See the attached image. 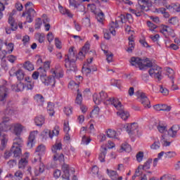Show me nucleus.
I'll return each instance as SVG.
<instances>
[{
	"mask_svg": "<svg viewBox=\"0 0 180 180\" xmlns=\"http://www.w3.org/2000/svg\"><path fill=\"white\" fill-rule=\"evenodd\" d=\"M131 65L134 67H139V70H147V68H150L148 71L149 75L153 78H157L158 81H161L162 69L161 67L155 65H153V62L150 60L148 58L146 59H141L137 57H132L130 60Z\"/></svg>",
	"mask_w": 180,
	"mask_h": 180,
	"instance_id": "nucleus-1",
	"label": "nucleus"
},
{
	"mask_svg": "<svg viewBox=\"0 0 180 180\" xmlns=\"http://www.w3.org/2000/svg\"><path fill=\"white\" fill-rule=\"evenodd\" d=\"M75 61H77V55L75 54V51H74V48L71 47L69 49V53L65 55V66L66 68H68V71H73V72L77 71Z\"/></svg>",
	"mask_w": 180,
	"mask_h": 180,
	"instance_id": "nucleus-2",
	"label": "nucleus"
},
{
	"mask_svg": "<svg viewBox=\"0 0 180 180\" xmlns=\"http://www.w3.org/2000/svg\"><path fill=\"white\" fill-rule=\"evenodd\" d=\"M118 19L120 20H115V22H111L109 24V30L111 34H112V36H116V29H118L119 24L120 22L126 23V19H127L128 20H130L133 19V17L131 16V14L127 13L126 16H124V15H122L120 17L118 18Z\"/></svg>",
	"mask_w": 180,
	"mask_h": 180,
	"instance_id": "nucleus-3",
	"label": "nucleus"
},
{
	"mask_svg": "<svg viewBox=\"0 0 180 180\" xmlns=\"http://www.w3.org/2000/svg\"><path fill=\"white\" fill-rule=\"evenodd\" d=\"M97 98L98 94H94L93 95V101L96 105H101L102 102L107 103V105H113L112 102H119V100L115 98H108V94L105 91L100 92V100H98Z\"/></svg>",
	"mask_w": 180,
	"mask_h": 180,
	"instance_id": "nucleus-4",
	"label": "nucleus"
},
{
	"mask_svg": "<svg viewBox=\"0 0 180 180\" xmlns=\"http://www.w3.org/2000/svg\"><path fill=\"white\" fill-rule=\"evenodd\" d=\"M150 1L148 0H138V5L136 9H130V12L133 15H136L137 17L141 16L144 11H147L146 8H148V4Z\"/></svg>",
	"mask_w": 180,
	"mask_h": 180,
	"instance_id": "nucleus-5",
	"label": "nucleus"
},
{
	"mask_svg": "<svg viewBox=\"0 0 180 180\" xmlns=\"http://www.w3.org/2000/svg\"><path fill=\"white\" fill-rule=\"evenodd\" d=\"M113 106L115 107L116 110H118L117 112V116H120L122 120H127L130 117V113H129L127 111L124 110V108L123 107V105H122V103L120 101H114L112 102Z\"/></svg>",
	"mask_w": 180,
	"mask_h": 180,
	"instance_id": "nucleus-6",
	"label": "nucleus"
},
{
	"mask_svg": "<svg viewBox=\"0 0 180 180\" xmlns=\"http://www.w3.org/2000/svg\"><path fill=\"white\" fill-rule=\"evenodd\" d=\"M136 95L139 102H140L144 108L148 109L151 108V102H150V99H148L146 93L138 91Z\"/></svg>",
	"mask_w": 180,
	"mask_h": 180,
	"instance_id": "nucleus-7",
	"label": "nucleus"
},
{
	"mask_svg": "<svg viewBox=\"0 0 180 180\" xmlns=\"http://www.w3.org/2000/svg\"><path fill=\"white\" fill-rule=\"evenodd\" d=\"M136 95L139 102H140L144 108L148 109L151 108V102H150V99H148L146 93L138 91Z\"/></svg>",
	"mask_w": 180,
	"mask_h": 180,
	"instance_id": "nucleus-8",
	"label": "nucleus"
},
{
	"mask_svg": "<svg viewBox=\"0 0 180 180\" xmlns=\"http://www.w3.org/2000/svg\"><path fill=\"white\" fill-rule=\"evenodd\" d=\"M136 95L139 102H140L144 108L148 109L151 108V102H150V99H148L146 93L138 91Z\"/></svg>",
	"mask_w": 180,
	"mask_h": 180,
	"instance_id": "nucleus-9",
	"label": "nucleus"
},
{
	"mask_svg": "<svg viewBox=\"0 0 180 180\" xmlns=\"http://www.w3.org/2000/svg\"><path fill=\"white\" fill-rule=\"evenodd\" d=\"M122 129L126 130L127 133L130 136V137H134L136 136V130L139 129V124L134 122L131 124H125L122 125Z\"/></svg>",
	"mask_w": 180,
	"mask_h": 180,
	"instance_id": "nucleus-10",
	"label": "nucleus"
},
{
	"mask_svg": "<svg viewBox=\"0 0 180 180\" xmlns=\"http://www.w3.org/2000/svg\"><path fill=\"white\" fill-rule=\"evenodd\" d=\"M46 154V146L41 144L38 146L35 150L34 156L32 161L33 164L37 162V161H41V156Z\"/></svg>",
	"mask_w": 180,
	"mask_h": 180,
	"instance_id": "nucleus-11",
	"label": "nucleus"
},
{
	"mask_svg": "<svg viewBox=\"0 0 180 180\" xmlns=\"http://www.w3.org/2000/svg\"><path fill=\"white\" fill-rule=\"evenodd\" d=\"M12 130V124L8 117H3L2 122H0V133L1 131L8 132Z\"/></svg>",
	"mask_w": 180,
	"mask_h": 180,
	"instance_id": "nucleus-12",
	"label": "nucleus"
},
{
	"mask_svg": "<svg viewBox=\"0 0 180 180\" xmlns=\"http://www.w3.org/2000/svg\"><path fill=\"white\" fill-rule=\"evenodd\" d=\"M160 33H162L166 39H168V37H175L174 30L167 25H162L160 27Z\"/></svg>",
	"mask_w": 180,
	"mask_h": 180,
	"instance_id": "nucleus-13",
	"label": "nucleus"
},
{
	"mask_svg": "<svg viewBox=\"0 0 180 180\" xmlns=\"http://www.w3.org/2000/svg\"><path fill=\"white\" fill-rule=\"evenodd\" d=\"M15 13L16 10H13V11L9 13L8 16V23L10 24L13 32L18 30V23L15 22V18H13V15H15Z\"/></svg>",
	"mask_w": 180,
	"mask_h": 180,
	"instance_id": "nucleus-14",
	"label": "nucleus"
},
{
	"mask_svg": "<svg viewBox=\"0 0 180 180\" xmlns=\"http://www.w3.org/2000/svg\"><path fill=\"white\" fill-rule=\"evenodd\" d=\"M9 94V90L6 86H0V102L5 103Z\"/></svg>",
	"mask_w": 180,
	"mask_h": 180,
	"instance_id": "nucleus-15",
	"label": "nucleus"
},
{
	"mask_svg": "<svg viewBox=\"0 0 180 180\" xmlns=\"http://www.w3.org/2000/svg\"><path fill=\"white\" fill-rule=\"evenodd\" d=\"M39 131H33L30 132L27 141V147L29 148H32L33 146H34V140H36V137H37Z\"/></svg>",
	"mask_w": 180,
	"mask_h": 180,
	"instance_id": "nucleus-16",
	"label": "nucleus"
},
{
	"mask_svg": "<svg viewBox=\"0 0 180 180\" xmlns=\"http://www.w3.org/2000/svg\"><path fill=\"white\" fill-rule=\"evenodd\" d=\"M12 129L11 131H13L15 136H20L22 131H23V125L20 123L11 124Z\"/></svg>",
	"mask_w": 180,
	"mask_h": 180,
	"instance_id": "nucleus-17",
	"label": "nucleus"
},
{
	"mask_svg": "<svg viewBox=\"0 0 180 180\" xmlns=\"http://www.w3.org/2000/svg\"><path fill=\"white\" fill-rule=\"evenodd\" d=\"M41 81L42 84H44L46 86H49V85H52L53 87L56 85V79L53 77H47L45 76V77H42L41 79Z\"/></svg>",
	"mask_w": 180,
	"mask_h": 180,
	"instance_id": "nucleus-18",
	"label": "nucleus"
},
{
	"mask_svg": "<svg viewBox=\"0 0 180 180\" xmlns=\"http://www.w3.org/2000/svg\"><path fill=\"white\" fill-rule=\"evenodd\" d=\"M34 13H36V11H34V9L33 8H28L27 12L22 13V18H25V16L27 15L26 20L28 23H32L33 22V16L34 15Z\"/></svg>",
	"mask_w": 180,
	"mask_h": 180,
	"instance_id": "nucleus-19",
	"label": "nucleus"
},
{
	"mask_svg": "<svg viewBox=\"0 0 180 180\" xmlns=\"http://www.w3.org/2000/svg\"><path fill=\"white\" fill-rule=\"evenodd\" d=\"M62 180H70V166L65 163L62 165Z\"/></svg>",
	"mask_w": 180,
	"mask_h": 180,
	"instance_id": "nucleus-20",
	"label": "nucleus"
},
{
	"mask_svg": "<svg viewBox=\"0 0 180 180\" xmlns=\"http://www.w3.org/2000/svg\"><path fill=\"white\" fill-rule=\"evenodd\" d=\"M5 46H6V51H3L1 54L3 58H5L6 54H11L13 51V49H15V44H13V43L8 44V42H6Z\"/></svg>",
	"mask_w": 180,
	"mask_h": 180,
	"instance_id": "nucleus-21",
	"label": "nucleus"
},
{
	"mask_svg": "<svg viewBox=\"0 0 180 180\" xmlns=\"http://www.w3.org/2000/svg\"><path fill=\"white\" fill-rule=\"evenodd\" d=\"M39 164L34 169V174L36 176H39L40 174H43L46 171V165L44 163L41 162V160L39 161Z\"/></svg>",
	"mask_w": 180,
	"mask_h": 180,
	"instance_id": "nucleus-22",
	"label": "nucleus"
},
{
	"mask_svg": "<svg viewBox=\"0 0 180 180\" xmlns=\"http://www.w3.org/2000/svg\"><path fill=\"white\" fill-rule=\"evenodd\" d=\"M11 151L15 158H20L22 157V149L18 146H12Z\"/></svg>",
	"mask_w": 180,
	"mask_h": 180,
	"instance_id": "nucleus-23",
	"label": "nucleus"
},
{
	"mask_svg": "<svg viewBox=\"0 0 180 180\" xmlns=\"http://www.w3.org/2000/svg\"><path fill=\"white\" fill-rule=\"evenodd\" d=\"M179 131V125H173L169 130H168V135L170 137H176V134Z\"/></svg>",
	"mask_w": 180,
	"mask_h": 180,
	"instance_id": "nucleus-24",
	"label": "nucleus"
},
{
	"mask_svg": "<svg viewBox=\"0 0 180 180\" xmlns=\"http://www.w3.org/2000/svg\"><path fill=\"white\" fill-rule=\"evenodd\" d=\"M58 8L62 15H65L68 18H74V14H72L69 9L63 7L61 5L58 6Z\"/></svg>",
	"mask_w": 180,
	"mask_h": 180,
	"instance_id": "nucleus-25",
	"label": "nucleus"
},
{
	"mask_svg": "<svg viewBox=\"0 0 180 180\" xmlns=\"http://www.w3.org/2000/svg\"><path fill=\"white\" fill-rule=\"evenodd\" d=\"M100 151L101 153L98 155V160H100L101 162H105V158L108 153V148H106V147L101 146Z\"/></svg>",
	"mask_w": 180,
	"mask_h": 180,
	"instance_id": "nucleus-26",
	"label": "nucleus"
},
{
	"mask_svg": "<svg viewBox=\"0 0 180 180\" xmlns=\"http://www.w3.org/2000/svg\"><path fill=\"white\" fill-rule=\"evenodd\" d=\"M107 136L109 137V139H115V140H120L119 138V134L116 132V131L113 129H108L107 131Z\"/></svg>",
	"mask_w": 180,
	"mask_h": 180,
	"instance_id": "nucleus-27",
	"label": "nucleus"
},
{
	"mask_svg": "<svg viewBox=\"0 0 180 180\" xmlns=\"http://www.w3.org/2000/svg\"><path fill=\"white\" fill-rule=\"evenodd\" d=\"M34 100L39 106H43L44 103V97L40 94L34 96Z\"/></svg>",
	"mask_w": 180,
	"mask_h": 180,
	"instance_id": "nucleus-28",
	"label": "nucleus"
},
{
	"mask_svg": "<svg viewBox=\"0 0 180 180\" xmlns=\"http://www.w3.org/2000/svg\"><path fill=\"white\" fill-rule=\"evenodd\" d=\"M10 75L11 77L15 75L18 81H22V79H25V72L22 70H17L13 75H12V73L10 72Z\"/></svg>",
	"mask_w": 180,
	"mask_h": 180,
	"instance_id": "nucleus-29",
	"label": "nucleus"
},
{
	"mask_svg": "<svg viewBox=\"0 0 180 180\" xmlns=\"http://www.w3.org/2000/svg\"><path fill=\"white\" fill-rule=\"evenodd\" d=\"M107 174L108 175L109 178L112 180H117V176L119 174H117V172L107 169L106 170Z\"/></svg>",
	"mask_w": 180,
	"mask_h": 180,
	"instance_id": "nucleus-30",
	"label": "nucleus"
},
{
	"mask_svg": "<svg viewBox=\"0 0 180 180\" xmlns=\"http://www.w3.org/2000/svg\"><path fill=\"white\" fill-rule=\"evenodd\" d=\"M46 133H49L50 139H53L54 136H58V134H60V127L56 126L52 132L51 131L46 130Z\"/></svg>",
	"mask_w": 180,
	"mask_h": 180,
	"instance_id": "nucleus-31",
	"label": "nucleus"
},
{
	"mask_svg": "<svg viewBox=\"0 0 180 180\" xmlns=\"http://www.w3.org/2000/svg\"><path fill=\"white\" fill-rule=\"evenodd\" d=\"M63 148V144L60 142L56 143L51 148L53 154H57V151H60Z\"/></svg>",
	"mask_w": 180,
	"mask_h": 180,
	"instance_id": "nucleus-32",
	"label": "nucleus"
},
{
	"mask_svg": "<svg viewBox=\"0 0 180 180\" xmlns=\"http://www.w3.org/2000/svg\"><path fill=\"white\" fill-rule=\"evenodd\" d=\"M123 151H125V153H130V151H131V146L127 143H122L120 152L123 153Z\"/></svg>",
	"mask_w": 180,
	"mask_h": 180,
	"instance_id": "nucleus-33",
	"label": "nucleus"
},
{
	"mask_svg": "<svg viewBox=\"0 0 180 180\" xmlns=\"http://www.w3.org/2000/svg\"><path fill=\"white\" fill-rule=\"evenodd\" d=\"M53 161H59V162H64V154L63 153H53Z\"/></svg>",
	"mask_w": 180,
	"mask_h": 180,
	"instance_id": "nucleus-34",
	"label": "nucleus"
},
{
	"mask_svg": "<svg viewBox=\"0 0 180 180\" xmlns=\"http://www.w3.org/2000/svg\"><path fill=\"white\" fill-rule=\"evenodd\" d=\"M1 137V145L3 147V148H5V147H6L7 144H8V135L7 134H2L0 136Z\"/></svg>",
	"mask_w": 180,
	"mask_h": 180,
	"instance_id": "nucleus-35",
	"label": "nucleus"
},
{
	"mask_svg": "<svg viewBox=\"0 0 180 180\" xmlns=\"http://www.w3.org/2000/svg\"><path fill=\"white\" fill-rule=\"evenodd\" d=\"M22 146H23V139L20 137H17L14 139V142L13 146L19 147L21 148Z\"/></svg>",
	"mask_w": 180,
	"mask_h": 180,
	"instance_id": "nucleus-36",
	"label": "nucleus"
},
{
	"mask_svg": "<svg viewBox=\"0 0 180 180\" xmlns=\"http://www.w3.org/2000/svg\"><path fill=\"white\" fill-rule=\"evenodd\" d=\"M45 119L42 115H39L35 118L36 126H43L44 124Z\"/></svg>",
	"mask_w": 180,
	"mask_h": 180,
	"instance_id": "nucleus-37",
	"label": "nucleus"
},
{
	"mask_svg": "<svg viewBox=\"0 0 180 180\" xmlns=\"http://www.w3.org/2000/svg\"><path fill=\"white\" fill-rule=\"evenodd\" d=\"M26 165H27V158H21L18 162V168H20V169H23V168H25Z\"/></svg>",
	"mask_w": 180,
	"mask_h": 180,
	"instance_id": "nucleus-38",
	"label": "nucleus"
},
{
	"mask_svg": "<svg viewBox=\"0 0 180 180\" xmlns=\"http://www.w3.org/2000/svg\"><path fill=\"white\" fill-rule=\"evenodd\" d=\"M47 111L51 116H54V103H49L47 106Z\"/></svg>",
	"mask_w": 180,
	"mask_h": 180,
	"instance_id": "nucleus-39",
	"label": "nucleus"
},
{
	"mask_svg": "<svg viewBox=\"0 0 180 180\" xmlns=\"http://www.w3.org/2000/svg\"><path fill=\"white\" fill-rule=\"evenodd\" d=\"M38 72L39 74L40 79L47 77V70L44 69V68H39L38 69Z\"/></svg>",
	"mask_w": 180,
	"mask_h": 180,
	"instance_id": "nucleus-40",
	"label": "nucleus"
},
{
	"mask_svg": "<svg viewBox=\"0 0 180 180\" xmlns=\"http://www.w3.org/2000/svg\"><path fill=\"white\" fill-rule=\"evenodd\" d=\"M69 4H70V6H73L74 8H75L76 9H78L79 8L80 9H84V6L79 4H77L75 3V1L72 0H69Z\"/></svg>",
	"mask_w": 180,
	"mask_h": 180,
	"instance_id": "nucleus-41",
	"label": "nucleus"
},
{
	"mask_svg": "<svg viewBox=\"0 0 180 180\" xmlns=\"http://www.w3.org/2000/svg\"><path fill=\"white\" fill-rule=\"evenodd\" d=\"M24 68L27 71H33V70H34V66L30 62H25L24 64Z\"/></svg>",
	"mask_w": 180,
	"mask_h": 180,
	"instance_id": "nucleus-42",
	"label": "nucleus"
},
{
	"mask_svg": "<svg viewBox=\"0 0 180 180\" xmlns=\"http://www.w3.org/2000/svg\"><path fill=\"white\" fill-rule=\"evenodd\" d=\"M75 103L81 105L82 103V94L79 93V89H77V95L75 100Z\"/></svg>",
	"mask_w": 180,
	"mask_h": 180,
	"instance_id": "nucleus-43",
	"label": "nucleus"
},
{
	"mask_svg": "<svg viewBox=\"0 0 180 180\" xmlns=\"http://www.w3.org/2000/svg\"><path fill=\"white\" fill-rule=\"evenodd\" d=\"M147 26H148V27H149L150 32H155V29H157V27H158L156 25L151 22V21L147 22Z\"/></svg>",
	"mask_w": 180,
	"mask_h": 180,
	"instance_id": "nucleus-44",
	"label": "nucleus"
},
{
	"mask_svg": "<svg viewBox=\"0 0 180 180\" xmlns=\"http://www.w3.org/2000/svg\"><path fill=\"white\" fill-rule=\"evenodd\" d=\"M25 91H32L34 88V82L24 83Z\"/></svg>",
	"mask_w": 180,
	"mask_h": 180,
	"instance_id": "nucleus-45",
	"label": "nucleus"
},
{
	"mask_svg": "<svg viewBox=\"0 0 180 180\" xmlns=\"http://www.w3.org/2000/svg\"><path fill=\"white\" fill-rule=\"evenodd\" d=\"M166 158H174L176 157V153L175 151H168L165 153Z\"/></svg>",
	"mask_w": 180,
	"mask_h": 180,
	"instance_id": "nucleus-46",
	"label": "nucleus"
},
{
	"mask_svg": "<svg viewBox=\"0 0 180 180\" xmlns=\"http://www.w3.org/2000/svg\"><path fill=\"white\" fill-rule=\"evenodd\" d=\"M153 159H148L143 165V169H150Z\"/></svg>",
	"mask_w": 180,
	"mask_h": 180,
	"instance_id": "nucleus-47",
	"label": "nucleus"
},
{
	"mask_svg": "<svg viewBox=\"0 0 180 180\" xmlns=\"http://www.w3.org/2000/svg\"><path fill=\"white\" fill-rule=\"evenodd\" d=\"M111 85H112V86H116L117 88H118V89H121L122 82H120V80H113L111 82Z\"/></svg>",
	"mask_w": 180,
	"mask_h": 180,
	"instance_id": "nucleus-48",
	"label": "nucleus"
},
{
	"mask_svg": "<svg viewBox=\"0 0 180 180\" xmlns=\"http://www.w3.org/2000/svg\"><path fill=\"white\" fill-rule=\"evenodd\" d=\"M53 74H54V78H63L64 77V71L61 70L58 72L53 71Z\"/></svg>",
	"mask_w": 180,
	"mask_h": 180,
	"instance_id": "nucleus-49",
	"label": "nucleus"
},
{
	"mask_svg": "<svg viewBox=\"0 0 180 180\" xmlns=\"http://www.w3.org/2000/svg\"><path fill=\"white\" fill-rule=\"evenodd\" d=\"M91 138L86 137V136H83L82 139V143L84 146H88L91 143Z\"/></svg>",
	"mask_w": 180,
	"mask_h": 180,
	"instance_id": "nucleus-50",
	"label": "nucleus"
},
{
	"mask_svg": "<svg viewBox=\"0 0 180 180\" xmlns=\"http://www.w3.org/2000/svg\"><path fill=\"white\" fill-rule=\"evenodd\" d=\"M136 161L138 162H141L143 161V159L144 158V153L140 151L136 154Z\"/></svg>",
	"mask_w": 180,
	"mask_h": 180,
	"instance_id": "nucleus-51",
	"label": "nucleus"
},
{
	"mask_svg": "<svg viewBox=\"0 0 180 180\" xmlns=\"http://www.w3.org/2000/svg\"><path fill=\"white\" fill-rule=\"evenodd\" d=\"M160 147H161V143H160V141H155L151 146H150V148L152 150H158V148H160Z\"/></svg>",
	"mask_w": 180,
	"mask_h": 180,
	"instance_id": "nucleus-52",
	"label": "nucleus"
},
{
	"mask_svg": "<svg viewBox=\"0 0 180 180\" xmlns=\"http://www.w3.org/2000/svg\"><path fill=\"white\" fill-rule=\"evenodd\" d=\"M14 176H15L16 180H20L22 178H23V172L20 170H18L15 174Z\"/></svg>",
	"mask_w": 180,
	"mask_h": 180,
	"instance_id": "nucleus-53",
	"label": "nucleus"
},
{
	"mask_svg": "<svg viewBox=\"0 0 180 180\" xmlns=\"http://www.w3.org/2000/svg\"><path fill=\"white\" fill-rule=\"evenodd\" d=\"M134 46L135 44H133V42H129V46L126 49V51H127V53H133V50H134Z\"/></svg>",
	"mask_w": 180,
	"mask_h": 180,
	"instance_id": "nucleus-54",
	"label": "nucleus"
},
{
	"mask_svg": "<svg viewBox=\"0 0 180 180\" xmlns=\"http://www.w3.org/2000/svg\"><path fill=\"white\" fill-rule=\"evenodd\" d=\"M157 127L160 133H165L167 131V126L158 124Z\"/></svg>",
	"mask_w": 180,
	"mask_h": 180,
	"instance_id": "nucleus-55",
	"label": "nucleus"
},
{
	"mask_svg": "<svg viewBox=\"0 0 180 180\" xmlns=\"http://www.w3.org/2000/svg\"><path fill=\"white\" fill-rule=\"evenodd\" d=\"M63 112L67 116H70V115L72 114V108L70 107H65Z\"/></svg>",
	"mask_w": 180,
	"mask_h": 180,
	"instance_id": "nucleus-56",
	"label": "nucleus"
},
{
	"mask_svg": "<svg viewBox=\"0 0 180 180\" xmlns=\"http://www.w3.org/2000/svg\"><path fill=\"white\" fill-rule=\"evenodd\" d=\"M103 19H105V14L103 12L100 13L97 15V20L99 23H102L103 22Z\"/></svg>",
	"mask_w": 180,
	"mask_h": 180,
	"instance_id": "nucleus-57",
	"label": "nucleus"
},
{
	"mask_svg": "<svg viewBox=\"0 0 180 180\" xmlns=\"http://www.w3.org/2000/svg\"><path fill=\"white\" fill-rule=\"evenodd\" d=\"M61 176V170L60 169H55L53 172V177L55 179H58Z\"/></svg>",
	"mask_w": 180,
	"mask_h": 180,
	"instance_id": "nucleus-58",
	"label": "nucleus"
},
{
	"mask_svg": "<svg viewBox=\"0 0 180 180\" xmlns=\"http://www.w3.org/2000/svg\"><path fill=\"white\" fill-rule=\"evenodd\" d=\"M89 48H90L89 43L87 42V43H86L84 44V46H83L82 51H83V53L86 54L87 53L89 52Z\"/></svg>",
	"mask_w": 180,
	"mask_h": 180,
	"instance_id": "nucleus-59",
	"label": "nucleus"
},
{
	"mask_svg": "<svg viewBox=\"0 0 180 180\" xmlns=\"http://www.w3.org/2000/svg\"><path fill=\"white\" fill-rule=\"evenodd\" d=\"M160 88V92L162 94V95L167 96L168 94H169V91H168V89L167 88H163L162 86H159Z\"/></svg>",
	"mask_w": 180,
	"mask_h": 180,
	"instance_id": "nucleus-60",
	"label": "nucleus"
},
{
	"mask_svg": "<svg viewBox=\"0 0 180 180\" xmlns=\"http://www.w3.org/2000/svg\"><path fill=\"white\" fill-rule=\"evenodd\" d=\"M83 23L86 27H91V20L89 18L86 17L84 19H83Z\"/></svg>",
	"mask_w": 180,
	"mask_h": 180,
	"instance_id": "nucleus-61",
	"label": "nucleus"
},
{
	"mask_svg": "<svg viewBox=\"0 0 180 180\" xmlns=\"http://www.w3.org/2000/svg\"><path fill=\"white\" fill-rule=\"evenodd\" d=\"M63 131H65V133H66V134H68V132L70 131V125H69L68 122H64Z\"/></svg>",
	"mask_w": 180,
	"mask_h": 180,
	"instance_id": "nucleus-62",
	"label": "nucleus"
},
{
	"mask_svg": "<svg viewBox=\"0 0 180 180\" xmlns=\"http://www.w3.org/2000/svg\"><path fill=\"white\" fill-rule=\"evenodd\" d=\"M141 79L143 80L144 82H148L150 79V76L147 73H143L141 75Z\"/></svg>",
	"mask_w": 180,
	"mask_h": 180,
	"instance_id": "nucleus-63",
	"label": "nucleus"
},
{
	"mask_svg": "<svg viewBox=\"0 0 180 180\" xmlns=\"http://www.w3.org/2000/svg\"><path fill=\"white\" fill-rule=\"evenodd\" d=\"M7 60L11 63L12 64H13V63H15V60H17L16 56H13V55H10L7 57Z\"/></svg>",
	"mask_w": 180,
	"mask_h": 180,
	"instance_id": "nucleus-64",
	"label": "nucleus"
}]
</instances>
